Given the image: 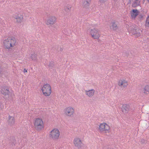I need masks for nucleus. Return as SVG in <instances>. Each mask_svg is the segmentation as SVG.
Returning a JSON list of instances; mask_svg holds the SVG:
<instances>
[{
  "label": "nucleus",
  "mask_w": 149,
  "mask_h": 149,
  "mask_svg": "<svg viewBox=\"0 0 149 149\" xmlns=\"http://www.w3.org/2000/svg\"><path fill=\"white\" fill-rule=\"evenodd\" d=\"M74 113V109L71 106L67 107L64 109V114L70 117L73 116Z\"/></svg>",
  "instance_id": "7"
},
{
  "label": "nucleus",
  "mask_w": 149,
  "mask_h": 149,
  "mask_svg": "<svg viewBox=\"0 0 149 149\" xmlns=\"http://www.w3.org/2000/svg\"><path fill=\"white\" fill-rule=\"evenodd\" d=\"M148 2H149V0H147Z\"/></svg>",
  "instance_id": "26"
},
{
  "label": "nucleus",
  "mask_w": 149,
  "mask_h": 149,
  "mask_svg": "<svg viewBox=\"0 0 149 149\" xmlns=\"http://www.w3.org/2000/svg\"><path fill=\"white\" fill-rule=\"evenodd\" d=\"M33 125L35 129L38 131H42L44 128V124L42 119L40 118H35Z\"/></svg>",
  "instance_id": "3"
},
{
  "label": "nucleus",
  "mask_w": 149,
  "mask_h": 149,
  "mask_svg": "<svg viewBox=\"0 0 149 149\" xmlns=\"http://www.w3.org/2000/svg\"><path fill=\"white\" fill-rule=\"evenodd\" d=\"M131 109L130 105L127 104H123L122 105L121 110L123 114H126L129 113Z\"/></svg>",
  "instance_id": "11"
},
{
  "label": "nucleus",
  "mask_w": 149,
  "mask_h": 149,
  "mask_svg": "<svg viewBox=\"0 0 149 149\" xmlns=\"http://www.w3.org/2000/svg\"><path fill=\"white\" fill-rule=\"evenodd\" d=\"M95 90L93 89L88 91H85V93L86 95L90 97H93L94 95Z\"/></svg>",
  "instance_id": "14"
},
{
  "label": "nucleus",
  "mask_w": 149,
  "mask_h": 149,
  "mask_svg": "<svg viewBox=\"0 0 149 149\" xmlns=\"http://www.w3.org/2000/svg\"><path fill=\"white\" fill-rule=\"evenodd\" d=\"M90 2H88V1L84 0L83 3V6L85 8L88 7L89 6Z\"/></svg>",
  "instance_id": "21"
},
{
  "label": "nucleus",
  "mask_w": 149,
  "mask_h": 149,
  "mask_svg": "<svg viewBox=\"0 0 149 149\" xmlns=\"http://www.w3.org/2000/svg\"><path fill=\"white\" fill-rule=\"evenodd\" d=\"M8 121L10 125H13L15 123V119L13 117L9 116Z\"/></svg>",
  "instance_id": "17"
},
{
  "label": "nucleus",
  "mask_w": 149,
  "mask_h": 149,
  "mask_svg": "<svg viewBox=\"0 0 149 149\" xmlns=\"http://www.w3.org/2000/svg\"><path fill=\"white\" fill-rule=\"evenodd\" d=\"M15 22L17 23H20L22 22L23 20V16L19 13H16L14 16Z\"/></svg>",
  "instance_id": "12"
},
{
  "label": "nucleus",
  "mask_w": 149,
  "mask_h": 149,
  "mask_svg": "<svg viewBox=\"0 0 149 149\" xmlns=\"http://www.w3.org/2000/svg\"><path fill=\"white\" fill-rule=\"evenodd\" d=\"M110 28L112 31H116L118 29V26L117 23L115 21H113L111 22Z\"/></svg>",
  "instance_id": "13"
},
{
  "label": "nucleus",
  "mask_w": 149,
  "mask_h": 149,
  "mask_svg": "<svg viewBox=\"0 0 149 149\" xmlns=\"http://www.w3.org/2000/svg\"><path fill=\"white\" fill-rule=\"evenodd\" d=\"M41 91L44 96L49 97L51 95L52 93L51 86L47 83L44 84L42 86Z\"/></svg>",
  "instance_id": "2"
},
{
  "label": "nucleus",
  "mask_w": 149,
  "mask_h": 149,
  "mask_svg": "<svg viewBox=\"0 0 149 149\" xmlns=\"http://www.w3.org/2000/svg\"><path fill=\"white\" fill-rule=\"evenodd\" d=\"M132 19H134L139 14V12L137 10H133L130 12Z\"/></svg>",
  "instance_id": "16"
},
{
  "label": "nucleus",
  "mask_w": 149,
  "mask_h": 149,
  "mask_svg": "<svg viewBox=\"0 0 149 149\" xmlns=\"http://www.w3.org/2000/svg\"><path fill=\"white\" fill-rule=\"evenodd\" d=\"M110 130V126L106 123H100L99 125L98 130L100 133H109Z\"/></svg>",
  "instance_id": "5"
},
{
  "label": "nucleus",
  "mask_w": 149,
  "mask_h": 149,
  "mask_svg": "<svg viewBox=\"0 0 149 149\" xmlns=\"http://www.w3.org/2000/svg\"><path fill=\"white\" fill-rule=\"evenodd\" d=\"M56 19L55 16L52 15L45 21V23L47 25L52 26L56 23Z\"/></svg>",
  "instance_id": "8"
},
{
  "label": "nucleus",
  "mask_w": 149,
  "mask_h": 149,
  "mask_svg": "<svg viewBox=\"0 0 149 149\" xmlns=\"http://www.w3.org/2000/svg\"><path fill=\"white\" fill-rule=\"evenodd\" d=\"M60 132L57 128L53 129L49 132V136L54 140H58L60 137Z\"/></svg>",
  "instance_id": "6"
},
{
  "label": "nucleus",
  "mask_w": 149,
  "mask_h": 149,
  "mask_svg": "<svg viewBox=\"0 0 149 149\" xmlns=\"http://www.w3.org/2000/svg\"><path fill=\"white\" fill-rule=\"evenodd\" d=\"M73 142L74 146L78 149L81 148L83 144L82 141L79 137L75 138L73 140Z\"/></svg>",
  "instance_id": "10"
},
{
  "label": "nucleus",
  "mask_w": 149,
  "mask_h": 149,
  "mask_svg": "<svg viewBox=\"0 0 149 149\" xmlns=\"http://www.w3.org/2000/svg\"><path fill=\"white\" fill-rule=\"evenodd\" d=\"M17 43V39L15 37L8 36L4 40L3 42V46L5 49L9 50L16 46Z\"/></svg>",
  "instance_id": "1"
},
{
  "label": "nucleus",
  "mask_w": 149,
  "mask_h": 149,
  "mask_svg": "<svg viewBox=\"0 0 149 149\" xmlns=\"http://www.w3.org/2000/svg\"><path fill=\"white\" fill-rule=\"evenodd\" d=\"M72 7V6L71 5L68 4L65 6L64 10L65 12H68L71 11Z\"/></svg>",
  "instance_id": "18"
},
{
  "label": "nucleus",
  "mask_w": 149,
  "mask_h": 149,
  "mask_svg": "<svg viewBox=\"0 0 149 149\" xmlns=\"http://www.w3.org/2000/svg\"><path fill=\"white\" fill-rule=\"evenodd\" d=\"M142 91L144 94L149 95V84L146 85L144 86Z\"/></svg>",
  "instance_id": "15"
},
{
  "label": "nucleus",
  "mask_w": 149,
  "mask_h": 149,
  "mask_svg": "<svg viewBox=\"0 0 149 149\" xmlns=\"http://www.w3.org/2000/svg\"><path fill=\"white\" fill-rule=\"evenodd\" d=\"M24 73L25 72H27V70L25 69H24Z\"/></svg>",
  "instance_id": "25"
},
{
  "label": "nucleus",
  "mask_w": 149,
  "mask_h": 149,
  "mask_svg": "<svg viewBox=\"0 0 149 149\" xmlns=\"http://www.w3.org/2000/svg\"><path fill=\"white\" fill-rule=\"evenodd\" d=\"M145 25L146 26H149V17H148L147 18Z\"/></svg>",
  "instance_id": "23"
},
{
  "label": "nucleus",
  "mask_w": 149,
  "mask_h": 149,
  "mask_svg": "<svg viewBox=\"0 0 149 149\" xmlns=\"http://www.w3.org/2000/svg\"><path fill=\"white\" fill-rule=\"evenodd\" d=\"M137 31V30L136 29H133L132 30H129V32L133 34L134 35H136V36H139L140 35V32H139L137 33H136V32Z\"/></svg>",
  "instance_id": "19"
},
{
  "label": "nucleus",
  "mask_w": 149,
  "mask_h": 149,
  "mask_svg": "<svg viewBox=\"0 0 149 149\" xmlns=\"http://www.w3.org/2000/svg\"><path fill=\"white\" fill-rule=\"evenodd\" d=\"M107 0H99V2L101 3H104Z\"/></svg>",
  "instance_id": "24"
},
{
  "label": "nucleus",
  "mask_w": 149,
  "mask_h": 149,
  "mask_svg": "<svg viewBox=\"0 0 149 149\" xmlns=\"http://www.w3.org/2000/svg\"><path fill=\"white\" fill-rule=\"evenodd\" d=\"M9 92V91L7 89H3L2 90L1 93L4 95H6L8 94Z\"/></svg>",
  "instance_id": "22"
},
{
  "label": "nucleus",
  "mask_w": 149,
  "mask_h": 149,
  "mask_svg": "<svg viewBox=\"0 0 149 149\" xmlns=\"http://www.w3.org/2000/svg\"><path fill=\"white\" fill-rule=\"evenodd\" d=\"M89 32V35L93 39H99L101 36V32L97 28L90 29Z\"/></svg>",
  "instance_id": "4"
},
{
  "label": "nucleus",
  "mask_w": 149,
  "mask_h": 149,
  "mask_svg": "<svg viewBox=\"0 0 149 149\" xmlns=\"http://www.w3.org/2000/svg\"><path fill=\"white\" fill-rule=\"evenodd\" d=\"M118 85L120 88H125L128 85V82L125 79H120L118 81Z\"/></svg>",
  "instance_id": "9"
},
{
  "label": "nucleus",
  "mask_w": 149,
  "mask_h": 149,
  "mask_svg": "<svg viewBox=\"0 0 149 149\" xmlns=\"http://www.w3.org/2000/svg\"><path fill=\"white\" fill-rule=\"evenodd\" d=\"M31 58L33 61H37V55L35 54H32L31 55Z\"/></svg>",
  "instance_id": "20"
}]
</instances>
